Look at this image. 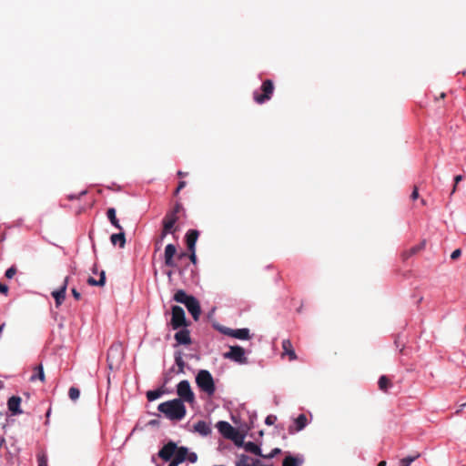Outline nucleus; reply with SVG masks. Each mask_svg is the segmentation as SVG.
<instances>
[{
	"label": "nucleus",
	"instance_id": "obj_1",
	"mask_svg": "<svg viewBox=\"0 0 466 466\" xmlns=\"http://www.w3.org/2000/svg\"><path fill=\"white\" fill-rule=\"evenodd\" d=\"M157 410L170 420H181L187 413L186 406L180 399L162 402L158 405Z\"/></svg>",
	"mask_w": 466,
	"mask_h": 466
},
{
	"label": "nucleus",
	"instance_id": "obj_2",
	"mask_svg": "<svg viewBox=\"0 0 466 466\" xmlns=\"http://www.w3.org/2000/svg\"><path fill=\"white\" fill-rule=\"evenodd\" d=\"M196 384L200 391L212 397L216 392L215 380L208 370H199L195 378Z\"/></svg>",
	"mask_w": 466,
	"mask_h": 466
},
{
	"label": "nucleus",
	"instance_id": "obj_3",
	"mask_svg": "<svg viewBox=\"0 0 466 466\" xmlns=\"http://www.w3.org/2000/svg\"><path fill=\"white\" fill-rule=\"evenodd\" d=\"M124 360L123 347L120 342L113 343L107 351V366L110 370L117 369Z\"/></svg>",
	"mask_w": 466,
	"mask_h": 466
},
{
	"label": "nucleus",
	"instance_id": "obj_4",
	"mask_svg": "<svg viewBox=\"0 0 466 466\" xmlns=\"http://www.w3.org/2000/svg\"><path fill=\"white\" fill-rule=\"evenodd\" d=\"M177 399L182 400V402L193 403L195 401V394L191 390L190 383L187 380H181L177 385Z\"/></svg>",
	"mask_w": 466,
	"mask_h": 466
},
{
	"label": "nucleus",
	"instance_id": "obj_5",
	"mask_svg": "<svg viewBox=\"0 0 466 466\" xmlns=\"http://www.w3.org/2000/svg\"><path fill=\"white\" fill-rule=\"evenodd\" d=\"M225 359L230 360L238 364H247L248 358L246 357L245 350L238 345L230 346L229 350L223 354Z\"/></svg>",
	"mask_w": 466,
	"mask_h": 466
},
{
	"label": "nucleus",
	"instance_id": "obj_6",
	"mask_svg": "<svg viewBox=\"0 0 466 466\" xmlns=\"http://www.w3.org/2000/svg\"><path fill=\"white\" fill-rule=\"evenodd\" d=\"M261 90L263 92L262 95H259L258 91H255L253 93L254 100L258 104H263L266 101L270 99V97L273 94V91H274L273 82L269 79L265 80L262 83Z\"/></svg>",
	"mask_w": 466,
	"mask_h": 466
},
{
	"label": "nucleus",
	"instance_id": "obj_7",
	"mask_svg": "<svg viewBox=\"0 0 466 466\" xmlns=\"http://www.w3.org/2000/svg\"><path fill=\"white\" fill-rule=\"evenodd\" d=\"M172 317L170 324L173 329H177L183 326H186V314L180 306L172 307Z\"/></svg>",
	"mask_w": 466,
	"mask_h": 466
},
{
	"label": "nucleus",
	"instance_id": "obj_8",
	"mask_svg": "<svg viewBox=\"0 0 466 466\" xmlns=\"http://www.w3.org/2000/svg\"><path fill=\"white\" fill-rule=\"evenodd\" d=\"M173 458L178 461L180 463L185 461H188L191 463H195L198 461V455L194 451H189L188 448L185 446L177 447L174 453Z\"/></svg>",
	"mask_w": 466,
	"mask_h": 466
},
{
	"label": "nucleus",
	"instance_id": "obj_9",
	"mask_svg": "<svg viewBox=\"0 0 466 466\" xmlns=\"http://www.w3.org/2000/svg\"><path fill=\"white\" fill-rule=\"evenodd\" d=\"M221 435L229 440H234L237 435V430L228 421L220 420L216 425Z\"/></svg>",
	"mask_w": 466,
	"mask_h": 466
},
{
	"label": "nucleus",
	"instance_id": "obj_10",
	"mask_svg": "<svg viewBox=\"0 0 466 466\" xmlns=\"http://www.w3.org/2000/svg\"><path fill=\"white\" fill-rule=\"evenodd\" d=\"M176 450H177V443L170 441L159 450L157 455L163 461H168L173 458Z\"/></svg>",
	"mask_w": 466,
	"mask_h": 466
},
{
	"label": "nucleus",
	"instance_id": "obj_11",
	"mask_svg": "<svg viewBox=\"0 0 466 466\" xmlns=\"http://www.w3.org/2000/svg\"><path fill=\"white\" fill-rule=\"evenodd\" d=\"M68 279H69L68 277H66L64 279L63 285L60 287V289L54 290L52 292V296L55 299L56 307H59L65 300L67 284H68Z\"/></svg>",
	"mask_w": 466,
	"mask_h": 466
},
{
	"label": "nucleus",
	"instance_id": "obj_12",
	"mask_svg": "<svg viewBox=\"0 0 466 466\" xmlns=\"http://www.w3.org/2000/svg\"><path fill=\"white\" fill-rule=\"evenodd\" d=\"M187 311L191 314L194 320H198L199 319V316L201 314V308L199 301L193 297L185 305Z\"/></svg>",
	"mask_w": 466,
	"mask_h": 466
},
{
	"label": "nucleus",
	"instance_id": "obj_13",
	"mask_svg": "<svg viewBox=\"0 0 466 466\" xmlns=\"http://www.w3.org/2000/svg\"><path fill=\"white\" fill-rule=\"evenodd\" d=\"M21 400V398L18 396H12L9 398L7 407L12 415H20L23 413V410L20 408Z\"/></svg>",
	"mask_w": 466,
	"mask_h": 466
},
{
	"label": "nucleus",
	"instance_id": "obj_14",
	"mask_svg": "<svg viewBox=\"0 0 466 466\" xmlns=\"http://www.w3.org/2000/svg\"><path fill=\"white\" fill-rule=\"evenodd\" d=\"M193 431L198 432L203 437H207L211 433L210 423L206 420H198L194 424Z\"/></svg>",
	"mask_w": 466,
	"mask_h": 466
},
{
	"label": "nucleus",
	"instance_id": "obj_15",
	"mask_svg": "<svg viewBox=\"0 0 466 466\" xmlns=\"http://www.w3.org/2000/svg\"><path fill=\"white\" fill-rule=\"evenodd\" d=\"M177 252L176 246L174 244H167L165 248V264L168 267H174V256Z\"/></svg>",
	"mask_w": 466,
	"mask_h": 466
},
{
	"label": "nucleus",
	"instance_id": "obj_16",
	"mask_svg": "<svg viewBox=\"0 0 466 466\" xmlns=\"http://www.w3.org/2000/svg\"><path fill=\"white\" fill-rule=\"evenodd\" d=\"M260 461L252 459L246 454H240L236 461V466H259Z\"/></svg>",
	"mask_w": 466,
	"mask_h": 466
},
{
	"label": "nucleus",
	"instance_id": "obj_17",
	"mask_svg": "<svg viewBox=\"0 0 466 466\" xmlns=\"http://www.w3.org/2000/svg\"><path fill=\"white\" fill-rule=\"evenodd\" d=\"M198 231L196 229H189L186 234V241L187 245V248L196 249V243L198 238Z\"/></svg>",
	"mask_w": 466,
	"mask_h": 466
},
{
	"label": "nucleus",
	"instance_id": "obj_18",
	"mask_svg": "<svg viewBox=\"0 0 466 466\" xmlns=\"http://www.w3.org/2000/svg\"><path fill=\"white\" fill-rule=\"evenodd\" d=\"M110 241L112 245H118L119 248H123L126 245V235L124 229L122 228V230H119L118 233L112 234L110 237Z\"/></svg>",
	"mask_w": 466,
	"mask_h": 466
},
{
	"label": "nucleus",
	"instance_id": "obj_19",
	"mask_svg": "<svg viewBox=\"0 0 466 466\" xmlns=\"http://www.w3.org/2000/svg\"><path fill=\"white\" fill-rule=\"evenodd\" d=\"M175 339L178 344L187 345L190 344L191 339L187 329H181L175 334Z\"/></svg>",
	"mask_w": 466,
	"mask_h": 466
},
{
	"label": "nucleus",
	"instance_id": "obj_20",
	"mask_svg": "<svg viewBox=\"0 0 466 466\" xmlns=\"http://www.w3.org/2000/svg\"><path fill=\"white\" fill-rule=\"evenodd\" d=\"M282 349H283V354L288 355L289 357L290 360H295L297 359L296 352H295L292 343L290 342L289 339H283Z\"/></svg>",
	"mask_w": 466,
	"mask_h": 466
},
{
	"label": "nucleus",
	"instance_id": "obj_21",
	"mask_svg": "<svg viewBox=\"0 0 466 466\" xmlns=\"http://www.w3.org/2000/svg\"><path fill=\"white\" fill-rule=\"evenodd\" d=\"M194 296L188 295L183 289H177L174 294L173 299L178 303L186 305L189 299H191Z\"/></svg>",
	"mask_w": 466,
	"mask_h": 466
},
{
	"label": "nucleus",
	"instance_id": "obj_22",
	"mask_svg": "<svg viewBox=\"0 0 466 466\" xmlns=\"http://www.w3.org/2000/svg\"><path fill=\"white\" fill-rule=\"evenodd\" d=\"M177 221V216L174 213H167L163 219V228L173 231V228Z\"/></svg>",
	"mask_w": 466,
	"mask_h": 466
},
{
	"label": "nucleus",
	"instance_id": "obj_23",
	"mask_svg": "<svg viewBox=\"0 0 466 466\" xmlns=\"http://www.w3.org/2000/svg\"><path fill=\"white\" fill-rule=\"evenodd\" d=\"M233 338L241 340H248L251 339L250 330L248 328L235 329Z\"/></svg>",
	"mask_w": 466,
	"mask_h": 466
},
{
	"label": "nucleus",
	"instance_id": "obj_24",
	"mask_svg": "<svg viewBox=\"0 0 466 466\" xmlns=\"http://www.w3.org/2000/svg\"><path fill=\"white\" fill-rule=\"evenodd\" d=\"M86 282L90 286L104 287L106 284V272L104 270H101L99 272V279H96L93 277H89Z\"/></svg>",
	"mask_w": 466,
	"mask_h": 466
},
{
	"label": "nucleus",
	"instance_id": "obj_25",
	"mask_svg": "<svg viewBox=\"0 0 466 466\" xmlns=\"http://www.w3.org/2000/svg\"><path fill=\"white\" fill-rule=\"evenodd\" d=\"M244 449L246 451L250 452L252 454L258 455V456H263L262 451L258 445H257L253 441H248L244 443Z\"/></svg>",
	"mask_w": 466,
	"mask_h": 466
},
{
	"label": "nucleus",
	"instance_id": "obj_26",
	"mask_svg": "<svg viewBox=\"0 0 466 466\" xmlns=\"http://www.w3.org/2000/svg\"><path fill=\"white\" fill-rule=\"evenodd\" d=\"M107 218L110 223L117 229L122 230V226L119 224L118 219L116 217V209L114 208H110L106 212Z\"/></svg>",
	"mask_w": 466,
	"mask_h": 466
},
{
	"label": "nucleus",
	"instance_id": "obj_27",
	"mask_svg": "<svg viewBox=\"0 0 466 466\" xmlns=\"http://www.w3.org/2000/svg\"><path fill=\"white\" fill-rule=\"evenodd\" d=\"M295 431H302L308 424V419L305 414H299L294 420Z\"/></svg>",
	"mask_w": 466,
	"mask_h": 466
},
{
	"label": "nucleus",
	"instance_id": "obj_28",
	"mask_svg": "<svg viewBox=\"0 0 466 466\" xmlns=\"http://www.w3.org/2000/svg\"><path fill=\"white\" fill-rule=\"evenodd\" d=\"M303 463V458L287 456L283 461V466H301Z\"/></svg>",
	"mask_w": 466,
	"mask_h": 466
},
{
	"label": "nucleus",
	"instance_id": "obj_29",
	"mask_svg": "<svg viewBox=\"0 0 466 466\" xmlns=\"http://www.w3.org/2000/svg\"><path fill=\"white\" fill-rule=\"evenodd\" d=\"M174 358H175V363L178 367L177 373H184L186 363L183 360V353L181 351H176Z\"/></svg>",
	"mask_w": 466,
	"mask_h": 466
},
{
	"label": "nucleus",
	"instance_id": "obj_30",
	"mask_svg": "<svg viewBox=\"0 0 466 466\" xmlns=\"http://www.w3.org/2000/svg\"><path fill=\"white\" fill-rule=\"evenodd\" d=\"M35 373L31 376L30 380L34 381L36 379H39L41 381H44L45 380V372H44L43 366L41 364L36 366L35 368Z\"/></svg>",
	"mask_w": 466,
	"mask_h": 466
},
{
	"label": "nucleus",
	"instance_id": "obj_31",
	"mask_svg": "<svg viewBox=\"0 0 466 466\" xmlns=\"http://www.w3.org/2000/svg\"><path fill=\"white\" fill-rule=\"evenodd\" d=\"M420 457V453L407 456L400 461L399 466H410V464Z\"/></svg>",
	"mask_w": 466,
	"mask_h": 466
},
{
	"label": "nucleus",
	"instance_id": "obj_32",
	"mask_svg": "<svg viewBox=\"0 0 466 466\" xmlns=\"http://www.w3.org/2000/svg\"><path fill=\"white\" fill-rule=\"evenodd\" d=\"M163 391L161 390H148L147 392V398L149 401H154L161 397Z\"/></svg>",
	"mask_w": 466,
	"mask_h": 466
},
{
	"label": "nucleus",
	"instance_id": "obj_33",
	"mask_svg": "<svg viewBox=\"0 0 466 466\" xmlns=\"http://www.w3.org/2000/svg\"><path fill=\"white\" fill-rule=\"evenodd\" d=\"M378 383H379L380 389L383 391H386L388 390V388L390 386V382L389 379L384 375L380 377Z\"/></svg>",
	"mask_w": 466,
	"mask_h": 466
},
{
	"label": "nucleus",
	"instance_id": "obj_34",
	"mask_svg": "<svg viewBox=\"0 0 466 466\" xmlns=\"http://www.w3.org/2000/svg\"><path fill=\"white\" fill-rule=\"evenodd\" d=\"M68 396L70 400L73 401H76L79 399L80 396V390L76 387H71L68 390Z\"/></svg>",
	"mask_w": 466,
	"mask_h": 466
},
{
	"label": "nucleus",
	"instance_id": "obj_35",
	"mask_svg": "<svg viewBox=\"0 0 466 466\" xmlns=\"http://www.w3.org/2000/svg\"><path fill=\"white\" fill-rule=\"evenodd\" d=\"M281 452V450L279 448H274L270 453H268V455H264L263 454V458H267V459H272L274 458L277 454H279Z\"/></svg>",
	"mask_w": 466,
	"mask_h": 466
},
{
	"label": "nucleus",
	"instance_id": "obj_36",
	"mask_svg": "<svg viewBox=\"0 0 466 466\" xmlns=\"http://www.w3.org/2000/svg\"><path fill=\"white\" fill-rule=\"evenodd\" d=\"M16 273V268L15 267H10L6 271L5 276L7 279H12Z\"/></svg>",
	"mask_w": 466,
	"mask_h": 466
},
{
	"label": "nucleus",
	"instance_id": "obj_37",
	"mask_svg": "<svg viewBox=\"0 0 466 466\" xmlns=\"http://www.w3.org/2000/svg\"><path fill=\"white\" fill-rule=\"evenodd\" d=\"M462 176L461 175H457L454 177V186H453V188L451 190V194H453L455 191H456V188H457V185L459 182H461L462 180Z\"/></svg>",
	"mask_w": 466,
	"mask_h": 466
},
{
	"label": "nucleus",
	"instance_id": "obj_38",
	"mask_svg": "<svg viewBox=\"0 0 466 466\" xmlns=\"http://www.w3.org/2000/svg\"><path fill=\"white\" fill-rule=\"evenodd\" d=\"M38 466H47V459L45 455H39L37 458Z\"/></svg>",
	"mask_w": 466,
	"mask_h": 466
},
{
	"label": "nucleus",
	"instance_id": "obj_39",
	"mask_svg": "<svg viewBox=\"0 0 466 466\" xmlns=\"http://www.w3.org/2000/svg\"><path fill=\"white\" fill-rule=\"evenodd\" d=\"M221 331H222L223 334L233 338V334H234L235 329H230V328H222Z\"/></svg>",
	"mask_w": 466,
	"mask_h": 466
},
{
	"label": "nucleus",
	"instance_id": "obj_40",
	"mask_svg": "<svg viewBox=\"0 0 466 466\" xmlns=\"http://www.w3.org/2000/svg\"><path fill=\"white\" fill-rule=\"evenodd\" d=\"M277 420V417L274 416V415H268L266 420H265V423L267 425H272Z\"/></svg>",
	"mask_w": 466,
	"mask_h": 466
},
{
	"label": "nucleus",
	"instance_id": "obj_41",
	"mask_svg": "<svg viewBox=\"0 0 466 466\" xmlns=\"http://www.w3.org/2000/svg\"><path fill=\"white\" fill-rule=\"evenodd\" d=\"M187 185V182L184 180L179 181L178 186L175 191V195H177L181 189H183Z\"/></svg>",
	"mask_w": 466,
	"mask_h": 466
},
{
	"label": "nucleus",
	"instance_id": "obj_42",
	"mask_svg": "<svg viewBox=\"0 0 466 466\" xmlns=\"http://www.w3.org/2000/svg\"><path fill=\"white\" fill-rule=\"evenodd\" d=\"M461 249L457 248V249L453 250L452 253L451 254V258L456 259L461 256Z\"/></svg>",
	"mask_w": 466,
	"mask_h": 466
},
{
	"label": "nucleus",
	"instance_id": "obj_43",
	"mask_svg": "<svg viewBox=\"0 0 466 466\" xmlns=\"http://www.w3.org/2000/svg\"><path fill=\"white\" fill-rule=\"evenodd\" d=\"M189 252H190L189 259L192 261V263L196 264V262H197L196 249H189Z\"/></svg>",
	"mask_w": 466,
	"mask_h": 466
},
{
	"label": "nucleus",
	"instance_id": "obj_44",
	"mask_svg": "<svg viewBox=\"0 0 466 466\" xmlns=\"http://www.w3.org/2000/svg\"><path fill=\"white\" fill-rule=\"evenodd\" d=\"M182 209V206L179 203H177L173 208V210L169 211L168 213H174L177 215L180 210Z\"/></svg>",
	"mask_w": 466,
	"mask_h": 466
},
{
	"label": "nucleus",
	"instance_id": "obj_45",
	"mask_svg": "<svg viewBox=\"0 0 466 466\" xmlns=\"http://www.w3.org/2000/svg\"><path fill=\"white\" fill-rule=\"evenodd\" d=\"M71 292H72L73 297H74L76 299H77V300H78V299H80V298H81V294L76 290V289L73 288V289H71Z\"/></svg>",
	"mask_w": 466,
	"mask_h": 466
},
{
	"label": "nucleus",
	"instance_id": "obj_46",
	"mask_svg": "<svg viewBox=\"0 0 466 466\" xmlns=\"http://www.w3.org/2000/svg\"><path fill=\"white\" fill-rule=\"evenodd\" d=\"M173 233L170 229H166V228H163L162 233H161V239H163L167 234Z\"/></svg>",
	"mask_w": 466,
	"mask_h": 466
},
{
	"label": "nucleus",
	"instance_id": "obj_47",
	"mask_svg": "<svg viewBox=\"0 0 466 466\" xmlns=\"http://www.w3.org/2000/svg\"><path fill=\"white\" fill-rule=\"evenodd\" d=\"M418 197H419L418 188H417V187H415V188L413 189L412 193H411L410 198H411V199H412V200H415V199H417V198H418Z\"/></svg>",
	"mask_w": 466,
	"mask_h": 466
},
{
	"label": "nucleus",
	"instance_id": "obj_48",
	"mask_svg": "<svg viewBox=\"0 0 466 466\" xmlns=\"http://www.w3.org/2000/svg\"><path fill=\"white\" fill-rule=\"evenodd\" d=\"M169 461L168 466H178L180 462L177 461L175 458H172Z\"/></svg>",
	"mask_w": 466,
	"mask_h": 466
},
{
	"label": "nucleus",
	"instance_id": "obj_49",
	"mask_svg": "<svg viewBox=\"0 0 466 466\" xmlns=\"http://www.w3.org/2000/svg\"><path fill=\"white\" fill-rule=\"evenodd\" d=\"M8 290V287L5 284L0 283V292L6 293Z\"/></svg>",
	"mask_w": 466,
	"mask_h": 466
},
{
	"label": "nucleus",
	"instance_id": "obj_50",
	"mask_svg": "<svg viewBox=\"0 0 466 466\" xmlns=\"http://www.w3.org/2000/svg\"><path fill=\"white\" fill-rule=\"evenodd\" d=\"M187 175V173H186V172H183L181 170L177 171V176L180 177H186Z\"/></svg>",
	"mask_w": 466,
	"mask_h": 466
},
{
	"label": "nucleus",
	"instance_id": "obj_51",
	"mask_svg": "<svg viewBox=\"0 0 466 466\" xmlns=\"http://www.w3.org/2000/svg\"><path fill=\"white\" fill-rule=\"evenodd\" d=\"M419 249H420V248H419V247H414V248H412L410 249V254H414V253H416Z\"/></svg>",
	"mask_w": 466,
	"mask_h": 466
},
{
	"label": "nucleus",
	"instance_id": "obj_52",
	"mask_svg": "<svg viewBox=\"0 0 466 466\" xmlns=\"http://www.w3.org/2000/svg\"><path fill=\"white\" fill-rule=\"evenodd\" d=\"M92 273L93 274H97V267H96V264H95L92 268Z\"/></svg>",
	"mask_w": 466,
	"mask_h": 466
},
{
	"label": "nucleus",
	"instance_id": "obj_53",
	"mask_svg": "<svg viewBox=\"0 0 466 466\" xmlns=\"http://www.w3.org/2000/svg\"><path fill=\"white\" fill-rule=\"evenodd\" d=\"M5 438H4V437H1V438H0V449H1V448H2V446L5 444Z\"/></svg>",
	"mask_w": 466,
	"mask_h": 466
},
{
	"label": "nucleus",
	"instance_id": "obj_54",
	"mask_svg": "<svg viewBox=\"0 0 466 466\" xmlns=\"http://www.w3.org/2000/svg\"><path fill=\"white\" fill-rule=\"evenodd\" d=\"M50 414H51V409H49L46 413V417L48 419L50 417Z\"/></svg>",
	"mask_w": 466,
	"mask_h": 466
},
{
	"label": "nucleus",
	"instance_id": "obj_55",
	"mask_svg": "<svg viewBox=\"0 0 466 466\" xmlns=\"http://www.w3.org/2000/svg\"><path fill=\"white\" fill-rule=\"evenodd\" d=\"M386 465V461H381L378 466H385Z\"/></svg>",
	"mask_w": 466,
	"mask_h": 466
},
{
	"label": "nucleus",
	"instance_id": "obj_56",
	"mask_svg": "<svg viewBox=\"0 0 466 466\" xmlns=\"http://www.w3.org/2000/svg\"><path fill=\"white\" fill-rule=\"evenodd\" d=\"M86 193V191H82V192L80 193V196H83V195H85Z\"/></svg>",
	"mask_w": 466,
	"mask_h": 466
},
{
	"label": "nucleus",
	"instance_id": "obj_57",
	"mask_svg": "<svg viewBox=\"0 0 466 466\" xmlns=\"http://www.w3.org/2000/svg\"><path fill=\"white\" fill-rule=\"evenodd\" d=\"M461 408L466 407V402L461 405Z\"/></svg>",
	"mask_w": 466,
	"mask_h": 466
},
{
	"label": "nucleus",
	"instance_id": "obj_58",
	"mask_svg": "<svg viewBox=\"0 0 466 466\" xmlns=\"http://www.w3.org/2000/svg\"><path fill=\"white\" fill-rule=\"evenodd\" d=\"M444 96H445V94H444V93H441V97H442V98H443Z\"/></svg>",
	"mask_w": 466,
	"mask_h": 466
},
{
	"label": "nucleus",
	"instance_id": "obj_59",
	"mask_svg": "<svg viewBox=\"0 0 466 466\" xmlns=\"http://www.w3.org/2000/svg\"><path fill=\"white\" fill-rule=\"evenodd\" d=\"M289 432H290V433H292V432H293V430H292V428H291V427L289 428Z\"/></svg>",
	"mask_w": 466,
	"mask_h": 466
}]
</instances>
